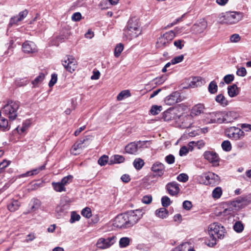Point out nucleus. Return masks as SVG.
Masks as SVG:
<instances>
[{"mask_svg":"<svg viewBox=\"0 0 251 251\" xmlns=\"http://www.w3.org/2000/svg\"><path fill=\"white\" fill-rule=\"evenodd\" d=\"M209 239L205 240V244L210 247H213L217 244L218 239H223L226 233L224 226L218 223H213L208 226Z\"/></svg>","mask_w":251,"mask_h":251,"instance_id":"1","label":"nucleus"},{"mask_svg":"<svg viewBox=\"0 0 251 251\" xmlns=\"http://www.w3.org/2000/svg\"><path fill=\"white\" fill-rule=\"evenodd\" d=\"M20 105L19 101L7 99L3 101L1 112L4 115L9 118L10 121H14L18 116V110Z\"/></svg>","mask_w":251,"mask_h":251,"instance_id":"2","label":"nucleus"},{"mask_svg":"<svg viewBox=\"0 0 251 251\" xmlns=\"http://www.w3.org/2000/svg\"><path fill=\"white\" fill-rule=\"evenodd\" d=\"M197 180L201 183H203L212 186L218 185L220 182L219 176L211 172H208V173L198 176Z\"/></svg>","mask_w":251,"mask_h":251,"instance_id":"3","label":"nucleus"},{"mask_svg":"<svg viewBox=\"0 0 251 251\" xmlns=\"http://www.w3.org/2000/svg\"><path fill=\"white\" fill-rule=\"evenodd\" d=\"M143 214V210L140 209L130 210L124 213L128 227L136 224L142 217Z\"/></svg>","mask_w":251,"mask_h":251,"instance_id":"4","label":"nucleus"},{"mask_svg":"<svg viewBox=\"0 0 251 251\" xmlns=\"http://www.w3.org/2000/svg\"><path fill=\"white\" fill-rule=\"evenodd\" d=\"M175 37V33L173 30L163 34L157 40V48L163 49L168 46Z\"/></svg>","mask_w":251,"mask_h":251,"instance_id":"5","label":"nucleus"},{"mask_svg":"<svg viewBox=\"0 0 251 251\" xmlns=\"http://www.w3.org/2000/svg\"><path fill=\"white\" fill-rule=\"evenodd\" d=\"M117 241V237L112 235L106 238H100L98 239L96 245L100 249H106L112 246Z\"/></svg>","mask_w":251,"mask_h":251,"instance_id":"6","label":"nucleus"},{"mask_svg":"<svg viewBox=\"0 0 251 251\" xmlns=\"http://www.w3.org/2000/svg\"><path fill=\"white\" fill-rule=\"evenodd\" d=\"M62 64L65 69L72 73L77 67V62L75 58L71 55H68L62 61Z\"/></svg>","mask_w":251,"mask_h":251,"instance_id":"7","label":"nucleus"},{"mask_svg":"<svg viewBox=\"0 0 251 251\" xmlns=\"http://www.w3.org/2000/svg\"><path fill=\"white\" fill-rule=\"evenodd\" d=\"M141 29L139 27L132 28L131 26H126L124 30V37L130 40L138 37L141 33Z\"/></svg>","mask_w":251,"mask_h":251,"instance_id":"8","label":"nucleus"},{"mask_svg":"<svg viewBox=\"0 0 251 251\" xmlns=\"http://www.w3.org/2000/svg\"><path fill=\"white\" fill-rule=\"evenodd\" d=\"M206 119L208 123L222 124L224 123L223 111H216L207 114Z\"/></svg>","mask_w":251,"mask_h":251,"instance_id":"9","label":"nucleus"},{"mask_svg":"<svg viewBox=\"0 0 251 251\" xmlns=\"http://www.w3.org/2000/svg\"><path fill=\"white\" fill-rule=\"evenodd\" d=\"M205 159L212 164L213 166L217 167L219 165L220 158L218 154L213 151H206L203 153Z\"/></svg>","mask_w":251,"mask_h":251,"instance_id":"10","label":"nucleus"},{"mask_svg":"<svg viewBox=\"0 0 251 251\" xmlns=\"http://www.w3.org/2000/svg\"><path fill=\"white\" fill-rule=\"evenodd\" d=\"M147 141H141L131 142L126 146L125 151L126 152L135 154L137 153L139 146H144Z\"/></svg>","mask_w":251,"mask_h":251,"instance_id":"11","label":"nucleus"},{"mask_svg":"<svg viewBox=\"0 0 251 251\" xmlns=\"http://www.w3.org/2000/svg\"><path fill=\"white\" fill-rule=\"evenodd\" d=\"M228 137L233 140L239 139L244 135V132L239 128L235 126L230 127L226 130Z\"/></svg>","mask_w":251,"mask_h":251,"instance_id":"12","label":"nucleus"},{"mask_svg":"<svg viewBox=\"0 0 251 251\" xmlns=\"http://www.w3.org/2000/svg\"><path fill=\"white\" fill-rule=\"evenodd\" d=\"M113 225L115 227L119 228L128 227L124 213L117 215L113 221Z\"/></svg>","mask_w":251,"mask_h":251,"instance_id":"13","label":"nucleus"},{"mask_svg":"<svg viewBox=\"0 0 251 251\" xmlns=\"http://www.w3.org/2000/svg\"><path fill=\"white\" fill-rule=\"evenodd\" d=\"M217 21L221 24H235L242 20L241 17H218Z\"/></svg>","mask_w":251,"mask_h":251,"instance_id":"14","label":"nucleus"},{"mask_svg":"<svg viewBox=\"0 0 251 251\" xmlns=\"http://www.w3.org/2000/svg\"><path fill=\"white\" fill-rule=\"evenodd\" d=\"M166 189L168 193L172 196L177 195L180 191L179 185L176 181L167 183L166 185Z\"/></svg>","mask_w":251,"mask_h":251,"instance_id":"15","label":"nucleus"},{"mask_svg":"<svg viewBox=\"0 0 251 251\" xmlns=\"http://www.w3.org/2000/svg\"><path fill=\"white\" fill-rule=\"evenodd\" d=\"M22 50L25 53H33L38 51L36 45L33 42L28 41L23 44Z\"/></svg>","mask_w":251,"mask_h":251,"instance_id":"16","label":"nucleus"},{"mask_svg":"<svg viewBox=\"0 0 251 251\" xmlns=\"http://www.w3.org/2000/svg\"><path fill=\"white\" fill-rule=\"evenodd\" d=\"M179 97L180 95L178 92H174L166 97L164 100L165 102L169 105H174L180 101Z\"/></svg>","mask_w":251,"mask_h":251,"instance_id":"17","label":"nucleus"},{"mask_svg":"<svg viewBox=\"0 0 251 251\" xmlns=\"http://www.w3.org/2000/svg\"><path fill=\"white\" fill-rule=\"evenodd\" d=\"M223 116L224 123H228L236 120L238 117V114L234 111H223Z\"/></svg>","mask_w":251,"mask_h":251,"instance_id":"18","label":"nucleus"},{"mask_svg":"<svg viewBox=\"0 0 251 251\" xmlns=\"http://www.w3.org/2000/svg\"><path fill=\"white\" fill-rule=\"evenodd\" d=\"M207 27V22L204 18L200 20V21L196 23L193 26V29L196 33H202Z\"/></svg>","mask_w":251,"mask_h":251,"instance_id":"19","label":"nucleus"},{"mask_svg":"<svg viewBox=\"0 0 251 251\" xmlns=\"http://www.w3.org/2000/svg\"><path fill=\"white\" fill-rule=\"evenodd\" d=\"M165 167L159 162H155L151 167V171L158 176H161L164 173Z\"/></svg>","mask_w":251,"mask_h":251,"instance_id":"20","label":"nucleus"},{"mask_svg":"<svg viewBox=\"0 0 251 251\" xmlns=\"http://www.w3.org/2000/svg\"><path fill=\"white\" fill-rule=\"evenodd\" d=\"M205 109L206 108L203 103H198L192 107L191 115L192 116H199L204 113Z\"/></svg>","mask_w":251,"mask_h":251,"instance_id":"21","label":"nucleus"},{"mask_svg":"<svg viewBox=\"0 0 251 251\" xmlns=\"http://www.w3.org/2000/svg\"><path fill=\"white\" fill-rule=\"evenodd\" d=\"M70 201L67 197H64L61 200L60 204L56 208L57 212H63L69 208Z\"/></svg>","mask_w":251,"mask_h":251,"instance_id":"22","label":"nucleus"},{"mask_svg":"<svg viewBox=\"0 0 251 251\" xmlns=\"http://www.w3.org/2000/svg\"><path fill=\"white\" fill-rule=\"evenodd\" d=\"M21 205L20 202L18 200H10L7 204V208L11 212H15L17 210Z\"/></svg>","mask_w":251,"mask_h":251,"instance_id":"23","label":"nucleus"},{"mask_svg":"<svg viewBox=\"0 0 251 251\" xmlns=\"http://www.w3.org/2000/svg\"><path fill=\"white\" fill-rule=\"evenodd\" d=\"M127 27L131 26L132 28H140L141 24L138 17H131L127 22L126 25Z\"/></svg>","mask_w":251,"mask_h":251,"instance_id":"24","label":"nucleus"},{"mask_svg":"<svg viewBox=\"0 0 251 251\" xmlns=\"http://www.w3.org/2000/svg\"><path fill=\"white\" fill-rule=\"evenodd\" d=\"M83 142H81L79 143H75L71 149V152L72 154L76 155L80 154L83 148Z\"/></svg>","mask_w":251,"mask_h":251,"instance_id":"25","label":"nucleus"},{"mask_svg":"<svg viewBox=\"0 0 251 251\" xmlns=\"http://www.w3.org/2000/svg\"><path fill=\"white\" fill-rule=\"evenodd\" d=\"M227 93L229 96L231 98L237 96L239 94L237 86L235 84L228 86L227 88Z\"/></svg>","mask_w":251,"mask_h":251,"instance_id":"26","label":"nucleus"},{"mask_svg":"<svg viewBox=\"0 0 251 251\" xmlns=\"http://www.w3.org/2000/svg\"><path fill=\"white\" fill-rule=\"evenodd\" d=\"M124 161L125 158L123 156L115 154L111 157L110 164L121 163L124 162Z\"/></svg>","mask_w":251,"mask_h":251,"instance_id":"27","label":"nucleus"},{"mask_svg":"<svg viewBox=\"0 0 251 251\" xmlns=\"http://www.w3.org/2000/svg\"><path fill=\"white\" fill-rule=\"evenodd\" d=\"M31 205L28 213L35 211L38 209L41 204V201L37 199H33L31 201Z\"/></svg>","mask_w":251,"mask_h":251,"instance_id":"28","label":"nucleus"},{"mask_svg":"<svg viewBox=\"0 0 251 251\" xmlns=\"http://www.w3.org/2000/svg\"><path fill=\"white\" fill-rule=\"evenodd\" d=\"M215 100L223 106H226L228 104V100L223 94H219L215 97Z\"/></svg>","mask_w":251,"mask_h":251,"instance_id":"29","label":"nucleus"},{"mask_svg":"<svg viewBox=\"0 0 251 251\" xmlns=\"http://www.w3.org/2000/svg\"><path fill=\"white\" fill-rule=\"evenodd\" d=\"M235 202L238 204H240V206L243 205H247L250 204L251 202V201L250 200L249 198L247 196L244 197H240L237 199Z\"/></svg>","mask_w":251,"mask_h":251,"instance_id":"30","label":"nucleus"},{"mask_svg":"<svg viewBox=\"0 0 251 251\" xmlns=\"http://www.w3.org/2000/svg\"><path fill=\"white\" fill-rule=\"evenodd\" d=\"M51 185L54 190L58 192H61L63 191H66V189L65 187L60 182H52Z\"/></svg>","mask_w":251,"mask_h":251,"instance_id":"31","label":"nucleus"},{"mask_svg":"<svg viewBox=\"0 0 251 251\" xmlns=\"http://www.w3.org/2000/svg\"><path fill=\"white\" fill-rule=\"evenodd\" d=\"M9 129L8 120L3 117L0 118V129L5 131L9 130Z\"/></svg>","mask_w":251,"mask_h":251,"instance_id":"32","label":"nucleus"},{"mask_svg":"<svg viewBox=\"0 0 251 251\" xmlns=\"http://www.w3.org/2000/svg\"><path fill=\"white\" fill-rule=\"evenodd\" d=\"M155 214L158 217L163 219L168 216V211L165 207H162L157 209Z\"/></svg>","mask_w":251,"mask_h":251,"instance_id":"33","label":"nucleus"},{"mask_svg":"<svg viewBox=\"0 0 251 251\" xmlns=\"http://www.w3.org/2000/svg\"><path fill=\"white\" fill-rule=\"evenodd\" d=\"M131 239L127 237L121 238L119 241V247L121 248H124L129 246Z\"/></svg>","mask_w":251,"mask_h":251,"instance_id":"34","label":"nucleus"},{"mask_svg":"<svg viewBox=\"0 0 251 251\" xmlns=\"http://www.w3.org/2000/svg\"><path fill=\"white\" fill-rule=\"evenodd\" d=\"M144 164V160L140 158H136L133 162L134 167L137 170H140L143 167Z\"/></svg>","mask_w":251,"mask_h":251,"instance_id":"35","label":"nucleus"},{"mask_svg":"<svg viewBox=\"0 0 251 251\" xmlns=\"http://www.w3.org/2000/svg\"><path fill=\"white\" fill-rule=\"evenodd\" d=\"M208 91L210 94H215L218 91V85L217 83L214 81H212L208 86Z\"/></svg>","mask_w":251,"mask_h":251,"instance_id":"36","label":"nucleus"},{"mask_svg":"<svg viewBox=\"0 0 251 251\" xmlns=\"http://www.w3.org/2000/svg\"><path fill=\"white\" fill-rule=\"evenodd\" d=\"M162 110V107L156 105H152L150 110L151 114L152 115H158Z\"/></svg>","mask_w":251,"mask_h":251,"instance_id":"37","label":"nucleus"},{"mask_svg":"<svg viewBox=\"0 0 251 251\" xmlns=\"http://www.w3.org/2000/svg\"><path fill=\"white\" fill-rule=\"evenodd\" d=\"M244 225L240 221H237L233 225L234 230L238 233L241 232L244 230Z\"/></svg>","mask_w":251,"mask_h":251,"instance_id":"38","label":"nucleus"},{"mask_svg":"<svg viewBox=\"0 0 251 251\" xmlns=\"http://www.w3.org/2000/svg\"><path fill=\"white\" fill-rule=\"evenodd\" d=\"M130 96V93L129 90H123L118 94L117 99L118 100H122L124 98L128 97Z\"/></svg>","mask_w":251,"mask_h":251,"instance_id":"39","label":"nucleus"},{"mask_svg":"<svg viewBox=\"0 0 251 251\" xmlns=\"http://www.w3.org/2000/svg\"><path fill=\"white\" fill-rule=\"evenodd\" d=\"M124 50V45L122 43L117 45L114 50V55L115 57H119Z\"/></svg>","mask_w":251,"mask_h":251,"instance_id":"40","label":"nucleus"},{"mask_svg":"<svg viewBox=\"0 0 251 251\" xmlns=\"http://www.w3.org/2000/svg\"><path fill=\"white\" fill-rule=\"evenodd\" d=\"M25 17H12L10 19L9 25H19V23L24 19Z\"/></svg>","mask_w":251,"mask_h":251,"instance_id":"41","label":"nucleus"},{"mask_svg":"<svg viewBox=\"0 0 251 251\" xmlns=\"http://www.w3.org/2000/svg\"><path fill=\"white\" fill-rule=\"evenodd\" d=\"M222 190L220 187H216L212 192V197L214 199H219L222 194Z\"/></svg>","mask_w":251,"mask_h":251,"instance_id":"42","label":"nucleus"},{"mask_svg":"<svg viewBox=\"0 0 251 251\" xmlns=\"http://www.w3.org/2000/svg\"><path fill=\"white\" fill-rule=\"evenodd\" d=\"M174 118V115L171 111H166L163 113V119L165 121H169Z\"/></svg>","mask_w":251,"mask_h":251,"instance_id":"43","label":"nucleus"},{"mask_svg":"<svg viewBox=\"0 0 251 251\" xmlns=\"http://www.w3.org/2000/svg\"><path fill=\"white\" fill-rule=\"evenodd\" d=\"M222 148L226 151H229L231 150L232 147L230 142L228 140H225L222 143Z\"/></svg>","mask_w":251,"mask_h":251,"instance_id":"44","label":"nucleus"},{"mask_svg":"<svg viewBox=\"0 0 251 251\" xmlns=\"http://www.w3.org/2000/svg\"><path fill=\"white\" fill-rule=\"evenodd\" d=\"M73 176L72 175H68L64 177L61 180V183L64 186V187L71 183L73 181Z\"/></svg>","mask_w":251,"mask_h":251,"instance_id":"45","label":"nucleus"},{"mask_svg":"<svg viewBox=\"0 0 251 251\" xmlns=\"http://www.w3.org/2000/svg\"><path fill=\"white\" fill-rule=\"evenodd\" d=\"M80 219V216L77 214L76 212L73 211L71 213V219L70 222L72 224L74 223L76 221H78Z\"/></svg>","mask_w":251,"mask_h":251,"instance_id":"46","label":"nucleus"},{"mask_svg":"<svg viewBox=\"0 0 251 251\" xmlns=\"http://www.w3.org/2000/svg\"><path fill=\"white\" fill-rule=\"evenodd\" d=\"M45 74L44 73H40L39 75L37 76L34 80L32 81V84L34 85H37L39 83L41 82L45 78Z\"/></svg>","mask_w":251,"mask_h":251,"instance_id":"47","label":"nucleus"},{"mask_svg":"<svg viewBox=\"0 0 251 251\" xmlns=\"http://www.w3.org/2000/svg\"><path fill=\"white\" fill-rule=\"evenodd\" d=\"M81 213L83 216L87 218H89L92 216L91 210L88 207L83 209Z\"/></svg>","mask_w":251,"mask_h":251,"instance_id":"48","label":"nucleus"},{"mask_svg":"<svg viewBox=\"0 0 251 251\" xmlns=\"http://www.w3.org/2000/svg\"><path fill=\"white\" fill-rule=\"evenodd\" d=\"M108 160V156L103 155L99 159L98 162L99 165L102 166L105 165L107 164Z\"/></svg>","mask_w":251,"mask_h":251,"instance_id":"49","label":"nucleus"},{"mask_svg":"<svg viewBox=\"0 0 251 251\" xmlns=\"http://www.w3.org/2000/svg\"><path fill=\"white\" fill-rule=\"evenodd\" d=\"M161 203L164 207H168L171 204L170 199L167 196H163L161 198Z\"/></svg>","mask_w":251,"mask_h":251,"instance_id":"50","label":"nucleus"},{"mask_svg":"<svg viewBox=\"0 0 251 251\" xmlns=\"http://www.w3.org/2000/svg\"><path fill=\"white\" fill-rule=\"evenodd\" d=\"M200 77H195L193 78L192 80L190 82L189 85L191 87H197L200 85L201 82H200Z\"/></svg>","mask_w":251,"mask_h":251,"instance_id":"51","label":"nucleus"},{"mask_svg":"<svg viewBox=\"0 0 251 251\" xmlns=\"http://www.w3.org/2000/svg\"><path fill=\"white\" fill-rule=\"evenodd\" d=\"M185 42L182 40H176L174 42V46L179 50H181L184 47Z\"/></svg>","mask_w":251,"mask_h":251,"instance_id":"52","label":"nucleus"},{"mask_svg":"<svg viewBox=\"0 0 251 251\" xmlns=\"http://www.w3.org/2000/svg\"><path fill=\"white\" fill-rule=\"evenodd\" d=\"M176 178L180 182H185L188 180V176L186 174L182 173L179 174Z\"/></svg>","mask_w":251,"mask_h":251,"instance_id":"53","label":"nucleus"},{"mask_svg":"<svg viewBox=\"0 0 251 251\" xmlns=\"http://www.w3.org/2000/svg\"><path fill=\"white\" fill-rule=\"evenodd\" d=\"M184 59L183 55H180L177 56H176L174 58H173L172 60V64L173 65L179 63L183 61Z\"/></svg>","mask_w":251,"mask_h":251,"instance_id":"54","label":"nucleus"},{"mask_svg":"<svg viewBox=\"0 0 251 251\" xmlns=\"http://www.w3.org/2000/svg\"><path fill=\"white\" fill-rule=\"evenodd\" d=\"M57 75L56 74H53L51 75V78L49 82V86L50 87L53 86L57 82Z\"/></svg>","mask_w":251,"mask_h":251,"instance_id":"55","label":"nucleus"},{"mask_svg":"<svg viewBox=\"0 0 251 251\" xmlns=\"http://www.w3.org/2000/svg\"><path fill=\"white\" fill-rule=\"evenodd\" d=\"M241 40V37L238 34H233L230 37V41L232 43H237Z\"/></svg>","mask_w":251,"mask_h":251,"instance_id":"56","label":"nucleus"},{"mask_svg":"<svg viewBox=\"0 0 251 251\" xmlns=\"http://www.w3.org/2000/svg\"><path fill=\"white\" fill-rule=\"evenodd\" d=\"M152 200V198L151 195H146L144 196L142 199V201L143 203L145 204H150Z\"/></svg>","mask_w":251,"mask_h":251,"instance_id":"57","label":"nucleus"},{"mask_svg":"<svg viewBox=\"0 0 251 251\" xmlns=\"http://www.w3.org/2000/svg\"><path fill=\"white\" fill-rule=\"evenodd\" d=\"M189 151V149L187 146L182 147L179 150V154L180 156L186 155Z\"/></svg>","mask_w":251,"mask_h":251,"instance_id":"58","label":"nucleus"},{"mask_svg":"<svg viewBox=\"0 0 251 251\" xmlns=\"http://www.w3.org/2000/svg\"><path fill=\"white\" fill-rule=\"evenodd\" d=\"M192 203L189 201H185L183 202V208L186 210H190L192 207Z\"/></svg>","mask_w":251,"mask_h":251,"instance_id":"59","label":"nucleus"},{"mask_svg":"<svg viewBox=\"0 0 251 251\" xmlns=\"http://www.w3.org/2000/svg\"><path fill=\"white\" fill-rule=\"evenodd\" d=\"M234 78V76L233 75H225L224 77V82L226 84H229L231 82H232Z\"/></svg>","mask_w":251,"mask_h":251,"instance_id":"60","label":"nucleus"},{"mask_svg":"<svg viewBox=\"0 0 251 251\" xmlns=\"http://www.w3.org/2000/svg\"><path fill=\"white\" fill-rule=\"evenodd\" d=\"M236 74L240 76H245L247 75V71L244 67H240L237 69Z\"/></svg>","mask_w":251,"mask_h":251,"instance_id":"61","label":"nucleus"},{"mask_svg":"<svg viewBox=\"0 0 251 251\" xmlns=\"http://www.w3.org/2000/svg\"><path fill=\"white\" fill-rule=\"evenodd\" d=\"M165 160L169 164H172L175 162V158L173 154H170L165 157Z\"/></svg>","mask_w":251,"mask_h":251,"instance_id":"62","label":"nucleus"},{"mask_svg":"<svg viewBox=\"0 0 251 251\" xmlns=\"http://www.w3.org/2000/svg\"><path fill=\"white\" fill-rule=\"evenodd\" d=\"M121 180L125 183H127L130 181L131 178L129 175L127 174H124L121 177Z\"/></svg>","mask_w":251,"mask_h":251,"instance_id":"63","label":"nucleus"},{"mask_svg":"<svg viewBox=\"0 0 251 251\" xmlns=\"http://www.w3.org/2000/svg\"><path fill=\"white\" fill-rule=\"evenodd\" d=\"M100 76V73L99 71L94 72L93 75L91 77V79L97 80L99 78Z\"/></svg>","mask_w":251,"mask_h":251,"instance_id":"64","label":"nucleus"}]
</instances>
